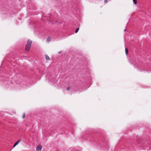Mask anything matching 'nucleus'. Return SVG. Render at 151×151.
<instances>
[{
  "label": "nucleus",
  "instance_id": "obj_1",
  "mask_svg": "<svg viewBox=\"0 0 151 151\" xmlns=\"http://www.w3.org/2000/svg\"><path fill=\"white\" fill-rule=\"evenodd\" d=\"M32 42V41L30 40H28L27 42V44L26 46L25 49L29 51L31 45V44Z\"/></svg>",
  "mask_w": 151,
  "mask_h": 151
},
{
  "label": "nucleus",
  "instance_id": "obj_2",
  "mask_svg": "<svg viewBox=\"0 0 151 151\" xmlns=\"http://www.w3.org/2000/svg\"><path fill=\"white\" fill-rule=\"evenodd\" d=\"M70 90L76 91L75 89L74 88V86L72 84L69 85L66 88L67 91H69Z\"/></svg>",
  "mask_w": 151,
  "mask_h": 151
},
{
  "label": "nucleus",
  "instance_id": "obj_3",
  "mask_svg": "<svg viewBox=\"0 0 151 151\" xmlns=\"http://www.w3.org/2000/svg\"><path fill=\"white\" fill-rule=\"evenodd\" d=\"M4 83H5L6 84H8L9 85H10V84H12V83L9 80H6L5 81V82H4Z\"/></svg>",
  "mask_w": 151,
  "mask_h": 151
},
{
  "label": "nucleus",
  "instance_id": "obj_4",
  "mask_svg": "<svg viewBox=\"0 0 151 151\" xmlns=\"http://www.w3.org/2000/svg\"><path fill=\"white\" fill-rule=\"evenodd\" d=\"M42 150V147L40 145H38L36 148V150L37 151H41Z\"/></svg>",
  "mask_w": 151,
  "mask_h": 151
},
{
  "label": "nucleus",
  "instance_id": "obj_5",
  "mask_svg": "<svg viewBox=\"0 0 151 151\" xmlns=\"http://www.w3.org/2000/svg\"><path fill=\"white\" fill-rule=\"evenodd\" d=\"M21 141L20 140H18L14 145L13 147H14L15 146L17 145Z\"/></svg>",
  "mask_w": 151,
  "mask_h": 151
},
{
  "label": "nucleus",
  "instance_id": "obj_6",
  "mask_svg": "<svg viewBox=\"0 0 151 151\" xmlns=\"http://www.w3.org/2000/svg\"><path fill=\"white\" fill-rule=\"evenodd\" d=\"M46 59L47 60H50V57L47 55H45Z\"/></svg>",
  "mask_w": 151,
  "mask_h": 151
},
{
  "label": "nucleus",
  "instance_id": "obj_7",
  "mask_svg": "<svg viewBox=\"0 0 151 151\" xmlns=\"http://www.w3.org/2000/svg\"><path fill=\"white\" fill-rule=\"evenodd\" d=\"M83 138L86 139L87 140H89L90 141H91L92 140L90 139V138H88V137L86 136V138H85V137H83Z\"/></svg>",
  "mask_w": 151,
  "mask_h": 151
},
{
  "label": "nucleus",
  "instance_id": "obj_8",
  "mask_svg": "<svg viewBox=\"0 0 151 151\" xmlns=\"http://www.w3.org/2000/svg\"><path fill=\"white\" fill-rule=\"evenodd\" d=\"M4 76H5L6 78L8 77L9 78H10V79L11 78H9V77L8 75L7 74H6L5 73H4Z\"/></svg>",
  "mask_w": 151,
  "mask_h": 151
},
{
  "label": "nucleus",
  "instance_id": "obj_9",
  "mask_svg": "<svg viewBox=\"0 0 151 151\" xmlns=\"http://www.w3.org/2000/svg\"><path fill=\"white\" fill-rule=\"evenodd\" d=\"M125 53L127 55L128 52V49L127 48H126L125 49Z\"/></svg>",
  "mask_w": 151,
  "mask_h": 151
},
{
  "label": "nucleus",
  "instance_id": "obj_10",
  "mask_svg": "<svg viewBox=\"0 0 151 151\" xmlns=\"http://www.w3.org/2000/svg\"><path fill=\"white\" fill-rule=\"evenodd\" d=\"M50 40V37H49L47 38V41L49 42Z\"/></svg>",
  "mask_w": 151,
  "mask_h": 151
},
{
  "label": "nucleus",
  "instance_id": "obj_11",
  "mask_svg": "<svg viewBox=\"0 0 151 151\" xmlns=\"http://www.w3.org/2000/svg\"><path fill=\"white\" fill-rule=\"evenodd\" d=\"M133 2L135 4H137V0H133Z\"/></svg>",
  "mask_w": 151,
  "mask_h": 151
},
{
  "label": "nucleus",
  "instance_id": "obj_12",
  "mask_svg": "<svg viewBox=\"0 0 151 151\" xmlns=\"http://www.w3.org/2000/svg\"><path fill=\"white\" fill-rule=\"evenodd\" d=\"M79 28H77L75 30V33H77L78 32V30H79Z\"/></svg>",
  "mask_w": 151,
  "mask_h": 151
},
{
  "label": "nucleus",
  "instance_id": "obj_13",
  "mask_svg": "<svg viewBox=\"0 0 151 151\" xmlns=\"http://www.w3.org/2000/svg\"><path fill=\"white\" fill-rule=\"evenodd\" d=\"M25 116V114H23V116H22V118L23 119H24V118Z\"/></svg>",
  "mask_w": 151,
  "mask_h": 151
},
{
  "label": "nucleus",
  "instance_id": "obj_14",
  "mask_svg": "<svg viewBox=\"0 0 151 151\" xmlns=\"http://www.w3.org/2000/svg\"><path fill=\"white\" fill-rule=\"evenodd\" d=\"M107 2H108V0H104V2L105 3H107Z\"/></svg>",
  "mask_w": 151,
  "mask_h": 151
},
{
  "label": "nucleus",
  "instance_id": "obj_15",
  "mask_svg": "<svg viewBox=\"0 0 151 151\" xmlns=\"http://www.w3.org/2000/svg\"><path fill=\"white\" fill-rule=\"evenodd\" d=\"M126 31V29H125V30H124V31Z\"/></svg>",
  "mask_w": 151,
  "mask_h": 151
},
{
  "label": "nucleus",
  "instance_id": "obj_16",
  "mask_svg": "<svg viewBox=\"0 0 151 151\" xmlns=\"http://www.w3.org/2000/svg\"><path fill=\"white\" fill-rule=\"evenodd\" d=\"M59 53H61V52H60Z\"/></svg>",
  "mask_w": 151,
  "mask_h": 151
},
{
  "label": "nucleus",
  "instance_id": "obj_17",
  "mask_svg": "<svg viewBox=\"0 0 151 151\" xmlns=\"http://www.w3.org/2000/svg\"><path fill=\"white\" fill-rule=\"evenodd\" d=\"M0 76H1L0 75Z\"/></svg>",
  "mask_w": 151,
  "mask_h": 151
}]
</instances>
